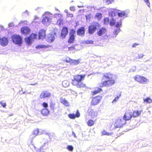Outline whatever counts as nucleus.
<instances>
[{
  "instance_id": "nucleus-6",
  "label": "nucleus",
  "mask_w": 152,
  "mask_h": 152,
  "mask_svg": "<svg viewBox=\"0 0 152 152\" xmlns=\"http://www.w3.org/2000/svg\"><path fill=\"white\" fill-rule=\"evenodd\" d=\"M121 21V20L120 19L117 20L116 19L115 20L112 18L110 22V25L111 26L115 25V26L116 27L120 28L122 22Z\"/></svg>"
},
{
  "instance_id": "nucleus-29",
  "label": "nucleus",
  "mask_w": 152,
  "mask_h": 152,
  "mask_svg": "<svg viewBox=\"0 0 152 152\" xmlns=\"http://www.w3.org/2000/svg\"><path fill=\"white\" fill-rule=\"evenodd\" d=\"M95 18L98 20H100L102 18V14L101 13H97L95 16Z\"/></svg>"
},
{
  "instance_id": "nucleus-5",
  "label": "nucleus",
  "mask_w": 152,
  "mask_h": 152,
  "mask_svg": "<svg viewBox=\"0 0 152 152\" xmlns=\"http://www.w3.org/2000/svg\"><path fill=\"white\" fill-rule=\"evenodd\" d=\"M102 99V97L100 96H97L93 97L91 102V105L94 106L98 104L101 102Z\"/></svg>"
},
{
  "instance_id": "nucleus-42",
  "label": "nucleus",
  "mask_w": 152,
  "mask_h": 152,
  "mask_svg": "<svg viewBox=\"0 0 152 152\" xmlns=\"http://www.w3.org/2000/svg\"><path fill=\"white\" fill-rule=\"evenodd\" d=\"M46 149V148H45L44 146H42L40 148L39 150L40 152H44L45 150Z\"/></svg>"
},
{
  "instance_id": "nucleus-54",
  "label": "nucleus",
  "mask_w": 152,
  "mask_h": 152,
  "mask_svg": "<svg viewBox=\"0 0 152 152\" xmlns=\"http://www.w3.org/2000/svg\"><path fill=\"white\" fill-rule=\"evenodd\" d=\"M140 45V44H138V43H134V44L132 46V47L133 48H135V47L137 46V45Z\"/></svg>"
},
{
  "instance_id": "nucleus-23",
  "label": "nucleus",
  "mask_w": 152,
  "mask_h": 152,
  "mask_svg": "<svg viewBox=\"0 0 152 152\" xmlns=\"http://www.w3.org/2000/svg\"><path fill=\"white\" fill-rule=\"evenodd\" d=\"M89 115L91 117H94L96 116L97 115V112L94 111L93 110H91L89 112Z\"/></svg>"
},
{
  "instance_id": "nucleus-43",
  "label": "nucleus",
  "mask_w": 152,
  "mask_h": 152,
  "mask_svg": "<svg viewBox=\"0 0 152 152\" xmlns=\"http://www.w3.org/2000/svg\"><path fill=\"white\" fill-rule=\"evenodd\" d=\"M125 13L123 12H118V15L119 17H122L125 15Z\"/></svg>"
},
{
  "instance_id": "nucleus-14",
  "label": "nucleus",
  "mask_w": 152,
  "mask_h": 152,
  "mask_svg": "<svg viewBox=\"0 0 152 152\" xmlns=\"http://www.w3.org/2000/svg\"><path fill=\"white\" fill-rule=\"evenodd\" d=\"M80 116V114L78 110H77L76 114H69L68 115L69 117L71 119H75L76 118H78Z\"/></svg>"
},
{
  "instance_id": "nucleus-15",
  "label": "nucleus",
  "mask_w": 152,
  "mask_h": 152,
  "mask_svg": "<svg viewBox=\"0 0 152 152\" xmlns=\"http://www.w3.org/2000/svg\"><path fill=\"white\" fill-rule=\"evenodd\" d=\"M20 31L21 33L24 35H27L29 33L30 30L28 27H23L21 28Z\"/></svg>"
},
{
  "instance_id": "nucleus-4",
  "label": "nucleus",
  "mask_w": 152,
  "mask_h": 152,
  "mask_svg": "<svg viewBox=\"0 0 152 152\" xmlns=\"http://www.w3.org/2000/svg\"><path fill=\"white\" fill-rule=\"evenodd\" d=\"M12 41L15 44L20 45L22 43V38L20 36L14 34L11 37Z\"/></svg>"
},
{
  "instance_id": "nucleus-58",
  "label": "nucleus",
  "mask_w": 152,
  "mask_h": 152,
  "mask_svg": "<svg viewBox=\"0 0 152 152\" xmlns=\"http://www.w3.org/2000/svg\"><path fill=\"white\" fill-rule=\"evenodd\" d=\"M64 12H65V13H68V10H64Z\"/></svg>"
},
{
  "instance_id": "nucleus-28",
  "label": "nucleus",
  "mask_w": 152,
  "mask_h": 152,
  "mask_svg": "<svg viewBox=\"0 0 152 152\" xmlns=\"http://www.w3.org/2000/svg\"><path fill=\"white\" fill-rule=\"evenodd\" d=\"M25 40L27 44L29 45H31L33 41V40H32L29 37L26 38L25 39Z\"/></svg>"
},
{
  "instance_id": "nucleus-55",
  "label": "nucleus",
  "mask_w": 152,
  "mask_h": 152,
  "mask_svg": "<svg viewBox=\"0 0 152 152\" xmlns=\"http://www.w3.org/2000/svg\"><path fill=\"white\" fill-rule=\"evenodd\" d=\"M70 9L72 11H74L75 10V9L74 7H70Z\"/></svg>"
},
{
  "instance_id": "nucleus-34",
  "label": "nucleus",
  "mask_w": 152,
  "mask_h": 152,
  "mask_svg": "<svg viewBox=\"0 0 152 152\" xmlns=\"http://www.w3.org/2000/svg\"><path fill=\"white\" fill-rule=\"evenodd\" d=\"M117 10H114L111 12V15L112 17L115 16L117 14Z\"/></svg>"
},
{
  "instance_id": "nucleus-18",
  "label": "nucleus",
  "mask_w": 152,
  "mask_h": 152,
  "mask_svg": "<svg viewBox=\"0 0 152 152\" xmlns=\"http://www.w3.org/2000/svg\"><path fill=\"white\" fill-rule=\"evenodd\" d=\"M60 102L66 107H69L70 104L65 99L61 97L60 99Z\"/></svg>"
},
{
  "instance_id": "nucleus-37",
  "label": "nucleus",
  "mask_w": 152,
  "mask_h": 152,
  "mask_svg": "<svg viewBox=\"0 0 152 152\" xmlns=\"http://www.w3.org/2000/svg\"><path fill=\"white\" fill-rule=\"evenodd\" d=\"M72 60V59H71L69 57H67L66 58V59L64 60V61L67 63H70V64H71Z\"/></svg>"
},
{
  "instance_id": "nucleus-44",
  "label": "nucleus",
  "mask_w": 152,
  "mask_h": 152,
  "mask_svg": "<svg viewBox=\"0 0 152 152\" xmlns=\"http://www.w3.org/2000/svg\"><path fill=\"white\" fill-rule=\"evenodd\" d=\"M38 133H39L38 129H36L34 130V131H33V134L34 135V136H35L37 135V134H38Z\"/></svg>"
},
{
  "instance_id": "nucleus-33",
  "label": "nucleus",
  "mask_w": 152,
  "mask_h": 152,
  "mask_svg": "<svg viewBox=\"0 0 152 152\" xmlns=\"http://www.w3.org/2000/svg\"><path fill=\"white\" fill-rule=\"evenodd\" d=\"M146 81L147 79L143 77H141L140 80H138V82L142 83Z\"/></svg>"
},
{
  "instance_id": "nucleus-49",
  "label": "nucleus",
  "mask_w": 152,
  "mask_h": 152,
  "mask_svg": "<svg viewBox=\"0 0 152 152\" xmlns=\"http://www.w3.org/2000/svg\"><path fill=\"white\" fill-rule=\"evenodd\" d=\"M143 56V54L140 53V54H138V56L137 57V59H140L142 58Z\"/></svg>"
},
{
  "instance_id": "nucleus-56",
  "label": "nucleus",
  "mask_w": 152,
  "mask_h": 152,
  "mask_svg": "<svg viewBox=\"0 0 152 152\" xmlns=\"http://www.w3.org/2000/svg\"><path fill=\"white\" fill-rule=\"evenodd\" d=\"M55 104H54L52 103L50 105V107H53Z\"/></svg>"
},
{
  "instance_id": "nucleus-20",
  "label": "nucleus",
  "mask_w": 152,
  "mask_h": 152,
  "mask_svg": "<svg viewBox=\"0 0 152 152\" xmlns=\"http://www.w3.org/2000/svg\"><path fill=\"white\" fill-rule=\"evenodd\" d=\"M41 112L43 116H47L49 113V111L46 108H44L41 110Z\"/></svg>"
},
{
  "instance_id": "nucleus-16",
  "label": "nucleus",
  "mask_w": 152,
  "mask_h": 152,
  "mask_svg": "<svg viewBox=\"0 0 152 152\" xmlns=\"http://www.w3.org/2000/svg\"><path fill=\"white\" fill-rule=\"evenodd\" d=\"M143 113L142 110H135L132 112L133 118H135L140 116L142 113Z\"/></svg>"
},
{
  "instance_id": "nucleus-9",
  "label": "nucleus",
  "mask_w": 152,
  "mask_h": 152,
  "mask_svg": "<svg viewBox=\"0 0 152 152\" xmlns=\"http://www.w3.org/2000/svg\"><path fill=\"white\" fill-rule=\"evenodd\" d=\"M107 33V29L104 27H102L100 28L97 32V34L99 36L103 37L104 36L105 37H108V36L106 35Z\"/></svg>"
},
{
  "instance_id": "nucleus-59",
  "label": "nucleus",
  "mask_w": 152,
  "mask_h": 152,
  "mask_svg": "<svg viewBox=\"0 0 152 152\" xmlns=\"http://www.w3.org/2000/svg\"><path fill=\"white\" fill-rule=\"evenodd\" d=\"M77 76H85L84 75H78Z\"/></svg>"
},
{
  "instance_id": "nucleus-53",
  "label": "nucleus",
  "mask_w": 152,
  "mask_h": 152,
  "mask_svg": "<svg viewBox=\"0 0 152 152\" xmlns=\"http://www.w3.org/2000/svg\"><path fill=\"white\" fill-rule=\"evenodd\" d=\"M108 4H111L113 1V0H106Z\"/></svg>"
},
{
  "instance_id": "nucleus-24",
  "label": "nucleus",
  "mask_w": 152,
  "mask_h": 152,
  "mask_svg": "<svg viewBox=\"0 0 152 152\" xmlns=\"http://www.w3.org/2000/svg\"><path fill=\"white\" fill-rule=\"evenodd\" d=\"M50 46L49 45H37L35 48L37 49H39L41 48H49Z\"/></svg>"
},
{
  "instance_id": "nucleus-57",
  "label": "nucleus",
  "mask_w": 152,
  "mask_h": 152,
  "mask_svg": "<svg viewBox=\"0 0 152 152\" xmlns=\"http://www.w3.org/2000/svg\"><path fill=\"white\" fill-rule=\"evenodd\" d=\"M37 84V83H31L30 85H31L33 86V85H36V84Z\"/></svg>"
},
{
  "instance_id": "nucleus-13",
  "label": "nucleus",
  "mask_w": 152,
  "mask_h": 152,
  "mask_svg": "<svg viewBox=\"0 0 152 152\" xmlns=\"http://www.w3.org/2000/svg\"><path fill=\"white\" fill-rule=\"evenodd\" d=\"M0 44L3 46L7 45L8 43V39L7 37H3L1 38Z\"/></svg>"
},
{
  "instance_id": "nucleus-41",
  "label": "nucleus",
  "mask_w": 152,
  "mask_h": 152,
  "mask_svg": "<svg viewBox=\"0 0 152 152\" xmlns=\"http://www.w3.org/2000/svg\"><path fill=\"white\" fill-rule=\"evenodd\" d=\"M67 148L69 151H72L73 150V147L71 145H68L67 147Z\"/></svg>"
},
{
  "instance_id": "nucleus-11",
  "label": "nucleus",
  "mask_w": 152,
  "mask_h": 152,
  "mask_svg": "<svg viewBox=\"0 0 152 152\" xmlns=\"http://www.w3.org/2000/svg\"><path fill=\"white\" fill-rule=\"evenodd\" d=\"M68 33V29L66 26H64L62 28L61 32V36L62 38H65Z\"/></svg>"
},
{
  "instance_id": "nucleus-25",
  "label": "nucleus",
  "mask_w": 152,
  "mask_h": 152,
  "mask_svg": "<svg viewBox=\"0 0 152 152\" xmlns=\"http://www.w3.org/2000/svg\"><path fill=\"white\" fill-rule=\"evenodd\" d=\"M75 39V36L69 35V39L68 40V42L69 43H72L74 42Z\"/></svg>"
},
{
  "instance_id": "nucleus-26",
  "label": "nucleus",
  "mask_w": 152,
  "mask_h": 152,
  "mask_svg": "<svg viewBox=\"0 0 152 152\" xmlns=\"http://www.w3.org/2000/svg\"><path fill=\"white\" fill-rule=\"evenodd\" d=\"M80 63V60H73L72 59L71 64L75 65L78 64Z\"/></svg>"
},
{
  "instance_id": "nucleus-45",
  "label": "nucleus",
  "mask_w": 152,
  "mask_h": 152,
  "mask_svg": "<svg viewBox=\"0 0 152 152\" xmlns=\"http://www.w3.org/2000/svg\"><path fill=\"white\" fill-rule=\"evenodd\" d=\"M42 105L43 107H44V108H47V107L48 106V104L47 103L45 102H43L42 104Z\"/></svg>"
},
{
  "instance_id": "nucleus-17",
  "label": "nucleus",
  "mask_w": 152,
  "mask_h": 152,
  "mask_svg": "<svg viewBox=\"0 0 152 152\" xmlns=\"http://www.w3.org/2000/svg\"><path fill=\"white\" fill-rule=\"evenodd\" d=\"M77 34L80 36L83 35L85 33V29L84 27H81L79 28L77 31Z\"/></svg>"
},
{
  "instance_id": "nucleus-10",
  "label": "nucleus",
  "mask_w": 152,
  "mask_h": 152,
  "mask_svg": "<svg viewBox=\"0 0 152 152\" xmlns=\"http://www.w3.org/2000/svg\"><path fill=\"white\" fill-rule=\"evenodd\" d=\"M51 96L50 93L48 91H43L40 94L39 97L41 99L49 97Z\"/></svg>"
},
{
  "instance_id": "nucleus-1",
  "label": "nucleus",
  "mask_w": 152,
  "mask_h": 152,
  "mask_svg": "<svg viewBox=\"0 0 152 152\" xmlns=\"http://www.w3.org/2000/svg\"><path fill=\"white\" fill-rule=\"evenodd\" d=\"M85 77H74L72 81V84L77 88H81L84 87L85 84L82 82Z\"/></svg>"
},
{
  "instance_id": "nucleus-52",
  "label": "nucleus",
  "mask_w": 152,
  "mask_h": 152,
  "mask_svg": "<svg viewBox=\"0 0 152 152\" xmlns=\"http://www.w3.org/2000/svg\"><path fill=\"white\" fill-rule=\"evenodd\" d=\"M0 104L1 106L4 107H5L6 106V103H3L2 101L0 102Z\"/></svg>"
},
{
  "instance_id": "nucleus-27",
  "label": "nucleus",
  "mask_w": 152,
  "mask_h": 152,
  "mask_svg": "<svg viewBox=\"0 0 152 152\" xmlns=\"http://www.w3.org/2000/svg\"><path fill=\"white\" fill-rule=\"evenodd\" d=\"M95 121L91 119L87 121V125L90 126H93L94 124Z\"/></svg>"
},
{
  "instance_id": "nucleus-39",
  "label": "nucleus",
  "mask_w": 152,
  "mask_h": 152,
  "mask_svg": "<svg viewBox=\"0 0 152 152\" xmlns=\"http://www.w3.org/2000/svg\"><path fill=\"white\" fill-rule=\"evenodd\" d=\"M75 49L74 45L68 47V50L69 51H72Z\"/></svg>"
},
{
  "instance_id": "nucleus-7",
  "label": "nucleus",
  "mask_w": 152,
  "mask_h": 152,
  "mask_svg": "<svg viewBox=\"0 0 152 152\" xmlns=\"http://www.w3.org/2000/svg\"><path fill=\"white\" fill-rule=\"evenodd\" d=\"M126 123V121L124 118L118 119L115 122L114 125L116 128H120L125 124Z\"/></svg>"
},
{
  "instance_id": "nucleus-47",
  "label": "nucleus",
  "mask_w": 152,
  "mask_h": 152,
  "mask_svg": "<svg viewBox=\"0 0 152 152\" xmlns=\"http://www.w3.org/2000/svg\"><path fill=\"white\" fill-rule=\"evenodd\" d=\"M120 30V29L119 28L115 29L114 32V34L115 35H117L119 33V31Z\"/></svg>"
},
{
  "instance_id": "nucleus-31",
  "label": "nucleus",
  "mask_w": 152,
  "mask_h": 152,
  "mask_svg": "<svg viewBox=\"0 0 152 152\" xmlns=\"http://www.w3.org/2000/svg\"><path fill=\"white\" fill-rule=\"evenodd\" d=\"M37 36V35L36 34L32 33L31 34L29 37L34 41V39L36 38Z\"/></svg>"
},
{
  "instance_id": "nucleus-19",
  "label": "nucleus",
  "mask_w": 152,
  "mask_h": 152,
  "mask_svg": "<svg viewBox=\"0 0 152 152\" xmlns=\"http://www.w3.org/2000/svg\"><path fill=\"white\" fill-rule=\"evenodd\" d=\"M55 39V37L53 34H49L47 38V41L51 43L53 42Z\"/></svg>"
},
{
  "instance_id": "nucleus-32",
  "label": "nucleus",
  "mask_w": 152,
  "mask_h": 152,
  "mask_svg": "<svg viewBox=\"0 0 152 152\" xmlns=\"http://www.w3.org/2000/svg\"><path fill=\"white\" fill-rule=\"evenodd\" d=\"M144 102H146L147 103H151L152 102V100L149 98H147L145 99H144Z\"/></svg>"
},
{
  "instance_id": "nucleus-50",
  "label": "nucleus",
  "mask_w": 152,
  "mask_h": 152,
  "mask_svg": "<svg viewBox=\"0 0 152 152\" xmlns=\"http://www.w3.org/2000/svg\"><path fill=\"white\" fill-rule=\"evenodd\" d=\"M144 1L145 2L146 4L148 6L150 7V3L149 1V0H144Z\"/></svg>"
},
{
  "instance_id": "nucleus-8",
  "label": "nucleus",
  "mask_w": 152,
  "mask_h": 152,
  "mask_svg": "<svg viewBox=\"0 0 152 152\" xmlns=\"http://www.w3.org/2000/svg\"><path fill=\"white\" fill-rule=\"evenodd\" d=\"M132 118H133L132 112L130 110H127L125 113L123 118L126 121L131 120Z\"/></svg>"
},
{
  "instance_id": "nucleus-48",
  "label": "nucleus",
  "mask_w": 152,
  "mask_h": 152,
  "mask_svg": "<svg viewBox=\"0 0 152 152\" xmlns=\"http://www.w3.org/2000/svg\"><path fill=\"white\" fill-rule=\"evenodd\" d=\"M120 96V95L119 96H117L112 101V103H114L117 101L118 99Z\"/></svg>"
},
{
  "instance_id": "nucleus-38",
  "label": "nucleus",
  "mask_w": 152,
  "mask_h": 152,
  "mask_svg": "<svg viewBox=\"0 0 152 152\" xmlns=\"http://www.w3.org/2000/svg\"><path fill=\"white\" fill-rule=\"evenodd\" d=\"M109 21V19L108 18H105L104 19V24H107Z\"/></svg>"
},
{
  "instance_id": "nucleus-3",
  "label": "nucleus",
  "mask_w": 152,
  "mask_h": 152,
  "mask_svg": "<svg viewBox=\"0 0 152 152\" xmlns=\"http://www.w3.org/2000/svg\"><path fill=\"white\" fill-rule=\"evenodd\" d=\"M100 26V24L98 22H93L88 27V33L90 34H93L97 28Z\"/></svg>"
},
{
  "instance_id": "nucleus-22",
  "label": "nucleus",
  "mask_w": 152,
  "mask_h": 152,
  "mask_svg": "<svg viewBox=\"0 0 152 152\" xmlns=\"http://www.w3.org/2000/svg\"><path fill=\"white\" fill-rule=\"evenodd\" d=\"M102 91V89L99 88H97L96 90H95L94 91H92L91 94L92 96H94L96 94Z\"/></svg>"
},
{
  "instance_id": "nucleus-40",
  "label": "nucleus",
  "mask_w": 152,
  "mask_h": 152,
  "mask_svg": "<svg viewBox=\"0 0 152 152\" xmlns=\"http://www.w3.org/2000/svg\"><path fill=\"white\" fill-rule=\"evenodd\" d=\"M57 23H58V24L60 26L61 25V24H63V20L62 19L60 18L59 19L57 22Z\"/></svg>"
},
{
  "instance_id": "nucleus-36",
  "label": "nucleus",
  "mask_w": 152,
  "mask_h": 152,
  "mask_svg": "<svg viewBox=\"0 0 152 152\" xmlns=\"http://www.w3.org/2000/svg\"><path fill=\"white\" fill-rule=\"evenodd\" d=\"M75 31L74 29H72L70 30V33H69V35L72 36H75L74 34L75 33Z\"/></svg>"
},
{
  "instance_id": "nucleus-21",
  "label": "nucleus",
  "mask_w": 152,
  "mask_h": 152,
  "mask_svg": "<svg viewBox=\"0 0 152 152\" xmlns=\"http://www.w3.org/2000/svg\"><path fill=\"white\" fill-rule=\"evenodd\" d=\"M51 19L48 17H44L42 20V22L43 24H46L49 21H50Z\"/></svg>"
},
{
  "instance_id": "nucleus-2",
  "label": "nucleus",
  "mask_w": 152,
  "mask_h": 152,
  "mask_svg": "<svg viewBox=\"0 0 152 152\" xmlns=\"http://www.w3.org/2000/svg\"><path fill=\"white\" fill-rule=\"evenodd\" d=\"M105 77L106 80L100 83V87H109L115 83V80L112 78H109V77Z\"/></svg>"
},
{
  "instance_id": "nucleus-46",
  "label": "nucleus",
  "mask_w": 152,
  "mask_h": 152,
  "mask_svg": "<svg viewBox=\"0 0 152 152\" xmlns=\"http://www.w3.org/2000/svg\"><path fill=\"white\" fill-rule=\"evenodd\" d=\"M85 43L87 44H93L94 43V41L91 40H87L86 41Z\"/></svg>"
},
{
  "instance_id": "nucleus-51",
  "label": "nucleus",
  "mask_w": 152,
  "mask_h": 152,
  "mask_svg": "<svg viewBox=\"0 0 152 152\" xmlns=\"http://www.w3.org/2000/svg\"><path fill=\"white\" fill-rule=\"evenodd\" d=\"M141 77H135L134 79L136 80L138 82V80H140Z\"/></svg>"
},
{
  "instance_id": "nucleus-35",
  "label": "nucleus",
  "mask_w": 152,
  "mask_h": 152,
  "mask_svg": "<svg viewBox=\"0 0 152 152\" xmlns=\"http://www.w3.org/2000/svg\"><path fill=\"white\" fill-rule=\"evenodd\" d=\"M101 133L102 135H110L111 134L110 133L107 132L105 130H103L102 131Z\"/></svg>"
},
{
  "instance_id": "nucleus-30",
  "label": "nucleus",
  "mask_w": 152,
  "mask_h": 152,
  "mask_svg": "<svg viewBox=\"0 0 152 152\" xmlns=\"http://www.w3.org/2000/svg\"><path fill=\"white\" fill-rule=\"evenodd\" d=\"M62 84L63 86L64 87H67L69 85V83L66 80L63 81L62 82Z\"/></svg>"
},
{
  "instance_id": "nucleus-12",
  "label": "nucleus",
  "mask_w": 152,
  "mask_h": 152,
  "mask_svg": "<svg viewBox=\"0 0 152 152\" xmlns=\"http://www.w3.org/2000/svg\"><path fill=\"white\" fill-rule=\"evenodd\" d=\"M46 31L45 30L42 29L40 30L38 33V37L39 39H44L46 37Z\"/></svg>"
}]
</instances>
